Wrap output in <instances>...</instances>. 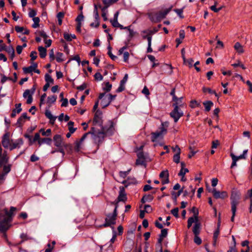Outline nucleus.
<instances>
[{
    "label": "nucleus",
    "instance_id": "obj_1",
    "mask_svg": "<svg viewBox=\"0 0 252 252\" xmlns=\"http://www.w3.org/2000/svg\"><path fill=\"white\" fill-rule=\"evenodd\" d=\"M106 132L107 131L105 127H103V126L101 127V130L96 129L95 127H92L91 131L85 133L80 139V141L76 143V150L79 151L80 149L81 148V143L84 140L88 134H92L93 135V138L95 140V141L100 142L103 140L106 135Z\"/></svg>",
    "mask_w": 252,
    "mask_h": 252
},
{
    "label": "nucleus",
    "instance_id": "obj_2",
    "mask_svg": "<svg viewBox=\"0 0 252 252\" xmlns=\"http://www.w3.org/2000/svg\"><path fill=\"white\" fill-rule=\"evenodd\" d=\"M172 7L166 9L163 11H159L157 13H151L149 14V17L152 22L158 23L164 18L167 14L170 12Z\"/></svg>",
    "mask_w": 252,
    "mask_h": 252
},
{
    "label": "nucleus",
    "instance_id": "obj_3",
    "mask_svg": "<svg viewBox=\"0 0 252 252\" xmlns=\"http://www.w3.org/2000/svg\"><path fill=\"white\" fill-rule=\"evenodd\" d=\"M167 123H162L161 127H159V130L152 133L151 140L153 142L156 141L158 139H161L167 132V129L165 126H167Z\"/></svg>",
    "mask_w": 252,
    "mask_h": 252
},
{
    "label": "nucleus",
    "instance_id": "obj_4",
    "mask_svg": "<svg viewBox=\"0 0 252 252\" xmlns=\"http://www.w3.org/2000/svg\"><path fill=\"white\" fill-rule=\"evenodd\" d=\"M117 216V206H115L112 214H108L105 219V223L102 225L103 227L111 226L116 223Z\"/></svg>",
    "mask_w": 252,
    "mask_h": 252
},
{
    "label": "nucleus",
    "instance_id": "obj_5",
    "mask_svg": "<svg viewBox=\"0 0 252 252\" xmlns=\"http://www.w3.org/2000/svg\"><path fill=\"white\" fill-rule=\"evenodd\" d=\"M178 104L173 103V106L174 109L170 112V115L172 117L175 122L177 123L179 119L183 116V112L182 111L179 109V107L177 105Z\"/></svg>",
    "mask_w": 252,
    "mask_h": 252
},
{
    "label": "nucleus",
    "instance_id": "obj_6",
    "mask_svg": "<svg viewBox=\"0 0 252 252\" xmlns=\"http://www.w3.org/2000/svg\"><path fill=\"white\" fill-rule=\"evenodd\" d=\"M10 221L11 219H8L0 214V231L3 232L7 230L10 226Z\"/></svg>",
    "mask_w": 252,
    "mask_h": 252
},
{
    "label": "nucleus",
    "instance_id": "obj_7",
    "mask_svg": "<svg viewBox=\"0 0 252 252\" xmlns=\"http://www.w3.org/2000/svg\"><path fill=\"white\" fill-rule=\"evenodd\" d=\"M240 198V193L239 191L237 190H233L232 191L230 199L231 208H233V210H235V208H237V206L239 204V200Z\"/></svg>",
    "mask_w": 252,
    "mask_h": 252
},
{
    "label": "nucleus",
    "instance_id": "obj_8",
    "mask_svg": "<svg viewBox=\"0 0 252 252\" xmlns=\"http://www.w3.org/2000/svg\"><path fill=\"white\" fill-rule=\"evenodd\" d=\"M13 140L10 139V133L6 131L2 137L1 144L5 148L9 149L11 146Z\"/></svg>",
    "mask_w": 252,
    "mask_h": 252
},
{
    "label": "nucleus",
    "instance_id": "obj_9",
    "mask_svg": "<svg viewBox=\"0 0 252 252\" xmlns=\"http://www.w3.org/2000/svg\"><path fill=\"white\" fill-rule=\"evenodd\" d=\"M53 141L55 146L59 148L67 147L69 145L63 141V137L59 134L54 135Z\"/></svg>",
    "mask_w": 252,
    "mask_h": 252
},
{
    "label": "nucleus",
    "instance_id": "obj_10",
    "mask_svg": "<svg viewBox=\"0 0 252 252\" xmlns=\"http://www.w3.org/2000/svg\"><path fill=\"white\" fill-rule=\"evenodd\" d=\"M16 210V208L14 207H11L10 211L8 212L7 209L4 208L1 210H0V214L3 216H5L8 219L12 220V217L14 215V212Z\"/></svg>",
    "mask_w": 252,
    "mask_h": 252
},
{
    "label": "nucleus",
    "instance_id": "obj_11",
    "mask_svg": "<svg viewBox=\"0 0 252 252\" xmlns=\"http://www.w3.org/2000/svg\"><path fill=\"white\" fill-rule=\"evenodd\" d=\"M211 192L216 199H224L228 196L227 193L225 191L220 192L216 189H213Z\"/></svg>",
    "mask_w": 252,
    "mask_h": 252
},
{
    "label": "nucleus",
    "instance_id": "obj_12",
    "mask_svg": "<svg viewBox=\"0 0 252 252\" xmlns=\"http://www.w3.org/2000/svg\"><path fill=\"white\" fill-rule=\"evenodd\" d=\"M99 99H101L100 104L102 108L106 107L110 103V99L107 97L105 93L100 94L99 95Z\"/></svg>",
    "mask_w": 252,
    "mask_h": 252
},
{
    "label": "nucleus",
    "instance_id": "obj_13",
    "mask_svg": "<svg viewBox=\"0 0 252 252\" xmlns=\"http://www.w3.org/2000/svg\"><path fill=\"white\" fill-rule=\"evenodd\" d=\"M127 199L126 193L124 187H120L119 196L117 198L116 203H118L120 201H126Z\"/></svg>",
    "mask_w": 252,
    "mask_h": 252
},
{
    "label": "nucleus",
    "instance_id": "obj_14",
    "mask_svg": "<svg viewBox=\"0 0 252 252\" xmlns=\"http://www.w3.org/2000/svg\"><path fill=\"white\" fill-rule=\"evenodd\" d=\"M11 168L10 165H4L3 168V172L0 174V185L2 184L4 180L6 175L10 171Z\"/></svg>",
    "mask_w": 252,
    "mask_h": 252
},
{
    "label": "nucleus",
    "instance_id": "obj_15",
    "mask_svg": "<svg viewBox=\"0 0 252 252\" xmlns=\"http://www.w3.org/2000/svg\"><path fill=\"white\" fill-rule=\"evenodd\" d=\"M159 177L162 179V184H168L169 181V173L167 170L162 171L159 174Z\"/></svg>",
    "mask_w": 252,
    "mask_h": 252
},
{
    "label": "nucleus",
    "instance_id": "obj_16",
    "mask_svg": "<svg viewBox=\"0 0 252 252\" xmlns=\"http://www.w3.org/2000/svg\"><path fill=\"white\" fill-rule=\"evenodd\" d=\"M93 124L94 126H99L100 127H102V120L101 115L98 114L97 112L95 113L94 116Z\"/></svg>",
    "mask_w": 252,
    "mask_h": 252
},
{
    "label": "nucleus",
    "instance_id": "obj_17",
    "mask_svg": "<svg viewBox=\"0 0 252 252\" xmlns=\"http://www.w3.org/2000/svg\"><path fill=\"white\" fill-rule=\"evenodd\" d=\"M24 143V141L22 138L17 139L15 142H13L11 146L10 147V150H13L16 148H19Z\"/></svg>",
    "mask_w": 252,
    "mask_h": 252
},
{
    "label": "nucleus",
    "instance_id": "obj_18",
    "mask_svg": "<svg viewBox=\"0 0 252 252\" xmlns=\"http://www.w3.org/2000/svg\"><path fill=\"white\" fill-rule=\"evenodd\" d=\"M143 33H147V34L146 35L143 36V39H147L148 40V45H151L152 43V35L153 34V31H142Z\"/></svg>",
    "mask_w": 252,
    "mask_h": 252
},
{
    "label": "nucleus",
    "instance_id": "obj_19",
    "mask_svg": "<svg viewBox=\"0 0 252 252\" xmlns=\"http://www.w3.org/2000/svg\"><path fill=\"white\" fill-rule=\"evenodd\" d=\"M30 118L27 116L26 113H24L22 114L21 117L18 119L17 124L19 126H21L25 122L26 119H29Z\"/></svg>",
    "mask_w": 252,
    "mask_h": 252
},
{
    "label": "nucleus",
    "instance_id": "obj_20",
    "mask_svg": "<svg viewBox=\"0 0 252 252\" xmlns=\"http://www.w3.org/2000/svg\"><path fill=\"white\" fill-rule=\"evenodd\" d=\"M32 93L30 90H27L23 94V97L24 98H27V103L28 104H31L32 101Z\"/></svg>",
    "mask_w": 252,
    "mask_h": 252
},
{
    "label": "nucleus",
    "instance_id": "obj_21",
    "mask_svg": "<svg viewBox=\"0 0 252 252\" xmlns=\"http://www.w3.org/2000/svg\"><path fill=\"white\" fill-rule=\"evenodd\" d=\"M37 63H34L32 65L30 66L23 67V70L25 74L32 73L34 70H35V68H37Z\"/></svg>",
    "mask_w": 252,
    "mask_h": 252
},
{
    "label": "nucleus",
    "instance_id": "obj_22",
    "mask_svg": "<svg viewBox=\"0 0 252 252\" xmlns=\"http://www.w3.org/2000/svg\"><path fill=\"white\" fill-rule=\"evenodd\" d=\"M196 222L193 227L192 231L194 235H198L200 232V224L198 222V219L196 218Z\"/></svg>",
    "mask_w": 252,
    "mask_h": 252
},
{
    "label": "nucleus",
    "instance_id": "obj_23",
    "mask_svg": "<svg viewBox=\"0 0 252 252\" xmlns=\"http://www.w3.org/2000/svg\"><path fill=\"white\" fill-rule=\"evenodd\" d=\"M138 158L136 161L137 165H143L145 163V158L143 153L139 152L137 154Z\"/></svg>",
    "mask_w": 252,
    "mask_h": 252
},
{
    "label": "nucleus",
    "instance_id": "obj_24",
    "mask_svg": "<svg viewBox=\"0 0 252 252\" xmlns=\"http://www.w3.org/2000/svg\"><path fill=\"white\" fill-rule=\"evenodd\" d=\"M15 106V109H14L12 110V113L11 114V117L13 118L16 116V114L20 113L22 111L21 103L16 104Z\"/></svg>",
    "mask_w": 252,
    "mask_h": 252
},
{
    "label": "nucleus",
    "instance_id": "obj_25",
    "mask_svg": "<svg viewBox=\"0 0 252 252\" xmlns=\"http://www.w3.org/2000/svg\"><path fill=\"white\" fill-rule=\"evenodd\" d=\"M247 153L248 150H245L243 152V154L239 156H236L232 153L230 154V156L232 158H234L236 160V161H238V160L241 159H245L246 158Z\"/></svg>",
    "mask_w": 252,
    "mask_h": 252
},
{
    "label": "nucleus",
    "instance_id": "obj_26",
    "mask_svg": "<svg viewBox=\"0 0 252 252\" xmlns=\"http://www.w3.org/2000/svg\"><path fill=\"white\" fill-rule=\"evenodd\" d=\"M5 51L10 55L11 59L13 60L15 57V51L13 47L11 45L7 46L5 48Z\"/></svg>",
    "mask_w": 252,
    "mask_h": 252
},
{
    "label": "nucleus",
    "instance_id": "obj_27",
    "mask_svg": "<svg viewBox=\"0 0 252 252\" xmlns=\"http://www.w3.org/2000/svg\"><path fill=\"white\" fill-rule=\"evenodd\" d=\"M234 48L236 52L239 54H241L244 52L242 45L238 42L235 44Z\"/></svg>",
    "mask_w": 252,
    "mask_h": 252
},
{
    "label": "nucleus",
    "instance_id": "obj_28",
    "mask_svg": "<svg viewBox=\"0 0 252 252\" xmlns=\"http://www.w3.org/2000/svg\"><path fill=\"white\" fill-rule=\"evenodd\" d=\"M203 104L205 107V110L207 112L210 111L214 105L213 102L210 100L204 101Z\"/></svg>",
    "mask_w": 252,
    "mask_h": 252
},
{
    "label": "nucleus",
    "instance_id": "obj_29",
    "mask_svg": "<svg viewBox=\"0 0 252 252\" xmlns=\"http://www.w3.org/2000/svg\"><path fill=\"white\" fill-rule=\"evenodd\" d=\"M45 116L50 120L52 124H54L56 119V117L52 115L51 112L49 110H46L45 112Z\"/></svg>",
    "mask_w": 252,
    "mask_h": 252
},
{
    "label": "nucleus",
    "instance_id": "obj_30",
    "mask_svg": "<svg viewBox=\"0 0 252 252\" xmlns=\"http://www.w3.org/2000/svg\"><path fill=\"white\" fill-rule=\"evenodd\" d=\"M167 235V229H162L161 230V234H160L159 238L158 239V242L159 245H161V242L163 238L165 237Z\"/></svg>",
    "mask_w": 252,
    "mask_h": 252
},
{
    "label": "nucleus",
    "instance_id": "obj_31",
    "mask_svg": "<svg viewBox=\"0 0 252 252\" xmlns=\"http://www.w3.org/2000/svg\"><path fill=\"white\" fill-rule=\"evenodd\" d=\"M119 0H102L103 3L104 4V9H107L111 5L116 2Z\"/></svg>",
    "mask_w": 252,
    "mask_h": 252
},
{
    "label": "nucleus",
    "instance_id": "obj_32",
    "mask_svg": "<svg viewBox=\"0 0 252 252\" xmlns=\"http://www.w3.org/2000/svg\"><path fill=\"white\" fill-rule=\"evenodd\" d=\"M39 56L41 58H44L47 55V50L45 47L39 46L38 48Z\"/></svg>",
    "mask_w": 252,
    "mask_h": 252
},
{
    "label": "nucleus",
    "instance_id": "obj_33",
    "mask_svg": "<svg viewBox=\"0 0 252 252\" xmlns=\"http://www.w3.org/2000/svg\"><path fill=\"white\" fill-rule=\"evenodd\" d=\"M204 93H208L210 94H214L218 98L219 97V94L216 92L215 90H212L210 88L203 87L202 89Z\"/></svg>",
    "mask_w": 252,
    "mask_h": 252
},
{
    "label": "nucleus",
    "instance_id": "obj_34",
    "mask_svg": "<svg viewBox=\"0 0 252 252\" xmlns=\"http://www.w3.org/2000/svg\"><path fill=\"white\" fill-rule=\"evenodd\" d=\"M220 224H218V228L217 230L214 232L213 234V240H214V245H216L217 239L218 238V236L220 234Z\"/></svg>",
    "mask_w": 252,
    "mask_h": 252
},
{
    "label": "nucleus",
    "instance_id": "obj_35",
    "mask_svg": "<svg viewBox=\"0 0 252 252\" xmlns=\"http://www.w3.org/2000/svg\"><path fill=\"white\" fill-rule=\"evenodd\" d=\"M52 140L50 138H44L40 139L38 141V144L39 145H41L44 143H46L48 145H50L51 143Z\"/></svg>",
    "mask_w": 252,
    "mask_h": 252
},
{
    "label": "nucleus",
    "instance_id": "obj_36",
    "mask_svg": "<svg viewBox=\"0 0 252 252\" xmlns=\"http://www.w3.org/2000/svg\"><path fill=\"white\" fill-rule=\"evenodd\" d=\"M126 80H122L120 82V85L119 88L116 90V92L118 93L121 92L123 91L125 89V84L126 83Z\"/></svg>",
    "mask_w": 252,
    "mask_h": 252
},
{
    "label": "nucleus",
    "instance_id": "obj_37",
    "mask_svg": "<svg viewBox=\"0 0 252 252\" xmlns=\"http://www.w3.org/2000/svg\"><path fill=\"white\" fill-rule=\"evenodd\" d=\"M112 85L109 82H105L102 84V89L106 92H109L111 90Z\"/></svg>",
    "mask_w": 252,
    "mask_h": 252
},
{
    "label": "nucleus",
    "instance_id": "obj_38",
    "mask_svg": "<svg viewBox=\"0 0 252 252\" xmlns=\"http://www.w3.org/2000/svg\"><path fill=\"white\" fill-rule=\"evenodd\" d=\"M184 61V63L186 65L189 66V67H191L193 66V63L194 61L192 58H189V59H187L185 58V61Z\"/></svg>",
    "mask_w": 252,
    "mask_h": 252
},
{
    "label": "nucleus",
    "instance_id": "obj_39",
    "mask_svg": "<svg viewBox=\"0 0 252 252\" xmlns=\"http://www.w3.org/2000/svg\"><path fill=\"white\" fill-rule=\"evenodd\" d=\"M34 23L32 25L33 28H37L39 26L40 19L39 17H35L32 19Z\"/></svg>",
    "mask_w": 252,
    "mask_h": 252
},
{
    "label": "nucleus",
    "instance_id": "obj_40",
    "mask_svg": "<svg viewBox=\"0 0 252 252\" xmlns=\"http://www.w3.org/2000/svg\"><path fill=\"white\" fill-rule=\"evenodd\" d=\"M170 95L172 96V101H174V103H176L179 100V97H177L175 95V89H172L171 92H170Z\"/></svg>",
    "mask_w": 252,
    "mask_h": 252
},
{
    "label": "nucleus",
    "instance_id": "obj_41",
    "mask_svg": "<svg viewBox=\"0 0 252 252\" xmlns=\"http://www.w3.org/2000/svg\"><path fill=\"white\" fill-rule=\"evenodd\" d=\"M73 125H74V122H73L72 121L69 122L67 124V125L68 126V130H69V132H70V133H73L76 129V128H74L73 127Z\"/></svg>",
    "mask_w": 252,
    "mask_h": 252
},
{
    "label": "nucleus",
    "instance_id": "obj_42",
    "mask_svg": "<svg viewBox=\"0 0 252 252\" xmlns=\"http://www.w3.org/2000/svg\"><path fill=\"white\" fill-rule=\"evenodd\" d=\"M56 99H57V97L55 95H52L51 96H49L47 98V103L49 105H51V104H52V103H53L54 102H55L56 101Z\"/></svg>",
    "mask_w": 252,
    "mask_h": 252
},
{
    "label": "nucleus",
    "instance_id": "obj_43",
    "mask_svg": "<svg viewBox=\"0 0 252 252\" xmlns=\"http://www.w3.org/2000/svg\"><path fill=\"white\" fill-rule=\"evenodd\" d=\"M99 8H101V11H102V17L103 18V19L104 21H106L108 19L106 15V10L107 9H104V7H101V5H99Z\"/></svg>",
    "mask_w": 252,
    "mask_h": 252
},
{
    "label": "nucleus",
    "instance_id": "obj_44",
    "mask_svg": "<svg viewBox=\"0 0 252 252\" xmlns=\"http://www.w3.org/2000/svg\"><path fill=\"white\" fill-rule=\"evenodd\" d=\"M183 9H184V7L182 8H181V9H174L173 10L174 11H175L177 14V15L182 19L184 18V16H183Z\"/></svg>",
    "mask_w": 252,
    "mask_h": 252
},
{
    "label": "nucleus",
    "instance_id": "obj_45",
    "mask_svg": "<svg viewBox=\"0 0 252 252\" xmlns=\"http://www.w3.org/2000/svg\"><path fill=\"white\" fill-rule=\"evenodd\" d=\"M196 218L197 219V217L195 216L194 218L193 217H190L188 219V228H189L192 225V224L193 222H196V219H195Z\"/></svg>",
    "mask_w": 252,
    "mask_h": 252
},
{
    "label": "nucleus",
    "instance_id": "obj_46",
    "mask_svg": "<svg viewBox=\"0 0 252 252\" xmlns=\"http://www.w3.org/2000/svg\"><path fill=\"white\" fill-rule=\"evenodd\" d=\"M63 54L61 52L57 53L56 57V60L57 62L61 63L63 61Z\"/></svg>",
    "mask_w": 252,
    "mask_h": 252
},
{
    "label": "nucleus",
    "instance_id": "obj_47",
    "mask_svg": "<svg viewBox=\"0 0 252 252\" xmlns=\"http://www.w3.org/2000/svg\"><path fill=\"white\" fill-rule=\"evenodd\" d=\"M200 106V103L198 102L195 100H192L190 101V107L192 108H194L196 107Z\"/></svg>",
    "mask_w": 252,
    "mask_h": 252
},
{
    "label": "nucleus",
    "instance_id": "obj_48",
    "mask_svg": "<svg viewBox=\"0 0 252 252\" xmlns=\"http://www.w3.org/2000/svg\"><path fill=\"white\" fill-rule=\"evenodd\" d=\"M94 16L95 19V22L96 23L95 26V28H97L99 26V16L98 12H96L95 14H94Z\"/></svg>",
    "mask_w": 252,
    "mask_h": 252
},
{
    "label": "nucleus",
    "instance_id": "obj_49",
    "mask_svg": "<svg viewBox=\"0 0 252 252\" xmlns=\"http://www.w3.org/2000/svg\"><path fill=\"white\" fill-rule=\"evenodd\" d=\"M189 172V170L187 168H182L178 175L180 176L184 177L185 175Z\"/></svg>",
    "mask_w": 252,
    "mask_h": 252
},
{
    "label": "nucleus",
    "instance_id": "obj_50",
    "mask_svg": "<svg viewBox=\"0 0 252 252\" xmlns=\"http://www.w3.org/2000/svg\"><path fill=\"white\" fill-rule=\"evenodd\" d=\"M178 212H179V209L178 208H175L173 209H172L171 211V212L172 213V214L176 218H178L179 217V214H178Z\"/></svg>",
    "mask_w": 252,
    "mask_h": 252
},
{
    "label": "nucleus",
    "instance_id": "obj_51",
    "mask_svg": "<svg viewBox=\"0 0 252 252\" xmlns=\"http://www.w3.org/2000/svg\"><path fill=\"white\" fill-rule=\"evenodd\" d=\"M180 154H175L173 156V161L176 163H178L180 162Z\"/></svg>",
    "mask_w": 252,
    "mask_h": 252
},
{
    "label": "nucleus",
    "instance_id": "obj_52",
    "mask_svg": "<svg viewBox=\"0 0 252 252\" xmlns=\"http://www.w3.org/2000/svg\"><path fill=\"white\" fill-rule=\"evenodd\" d=\"M53 80H46L47 83L44 86L43 88V90L45 92V91H46L47 90V89H48V88L49 87L50 83H52L53 82Z\"/></svg>",
    "mask_w": 252,
    "mask_h": 252
},
{
    "label": "nucleus",
    "instance_id": "obj_53",
    "mask_svg": "<svg viewBox=\"0 0 252 252\" xmlns=\"http://www.w3.org/2000/svg\"><path fill=\"white\" fill-rule=\"evenodd\" d=\"M129 54L128 52H125L123 54V60L126 63L128 62Z\"/></svg>",
    "mask_w": 252,
    "mask_h": 252
},
{
    "label": "nucleus",
    "instance_id": "obj_54",
    "mask_svg": "<svg viewBox=\"0 0 252 252\" xmlns=\"http://www.w3.org/2000/svg\"><path fill=\"white\" fill-rule=\"evenodd\" d=\"M30 57L32 61L35 60L37 58V52L35 51H32L30 53Z\"/></svg>",
    "mask_w": 252,
    "mask_h": 252
},
{
    "label": "nucleus",
    "instance_id": "obj_55",
    "mask_svg": "<svg viewBox=\"0 0 252 252\" xmlns=\"http://www.w3.org/2000/svg\"><path fill=\"white\" fill-rule=\"evenodd\" d=\"M129 171L130 170H128L126 171H120L119 173L120 176L121 177L125 178L129 174Z\"/></svg>",
    "mask_w": 252,
    "mask_h": 252
},
{
    "label": "nucleus",
    "instance_id": "obj_56",
    "mask_svg": "<svg viewBox=\"0 0 252 252\" xmlns=\"http://www.w3.org/2000/svg\"><path fill=\"white\" fill-rule=\"evenodd\" d=\"M36 15V11L35 10L32 9L30 10L29 13V16L31 18H35V15Z\"/></svg>",
    "mask_w": 252,
    "mask_h": 252
},
{
    "label": "nucleus",
    "instance_id": "obj_57",
    "mask_svg": "<svg viewBox=\"0 0 252 252\" xmlns=\"http://www.w3.org/2000/svg\"><path fill=\"white\" fill-rule=\"evenodd\" d=\"M217 1H215V4L213 5H212L211 7H210V9L211 10L213 11L214 12H218L219 11H220V9H218L217 7H216V5H217Z\"/></svg>",
    "mask_w": 252,
    "mask_h": 252
},
{
    "label": "nucleus",
    "instance_id": "obj_58",
    "mask_svg": "<svg viewBox=\"0 0 252 252\" xmlns=\"http://www.w3.org/2000/svg\"><path fill=\"white\" fill-rule=\"evenodd\" d=\"M194 241L197 245L201 244L202 242V240L200 238L198 237V235H195Z\"/></svg>",
    "mask_w": 252,
    "mask_h": 252
},
{
    "label": "nucleus",
    "instance_id": "obj_59",
    "mask_svg": "<svg viewBox=\"0 0 252 252\" xmlns=\"http://www.w3.org/2000/svg\"><path fill=\"white\" fill-rule=\"evenodd\" d=\"M61 42L63 44L64 51L67 53L69 52V49L67 44L65 43L63 39H61Z\"/></svg>",
    "mask_w": 252,
    "mask_h": 252
},
{
    "label": "nucleus",
    "instance_id": "obj_60",
    "mask_svg": "<svg viewBox=\"0 0 252 252\" xmlns=\"http://www.w3.org/2000/svg\"><path fill=\"white\" fill-rule=\"evenodd\" d=\"M38 34L40 36L42 37L45 40H46V39L48 37V35H47L46 32L43 31H39L38 32Z\"/></svg>",
    "mask_w": 252,
    "mask_h": 252
},
{
    "label": "nucleus",
    "instance_id": "obj_61",
    "mask_svg": "<svg viewBox=\"0 0 252 252\" xmlns=\"http://www.w3.org/2000/svg\"><path fill=\"white\" fill-rule=\"evenodd\" d=\"M172 149L173 150V151L176 153V154L181 153V149L178 145H176L175 147H173Z\"/></svg>",
    "mask_w": 252,
    "mask_h": 252
},
{
    "label": "nucleus",
    "instance_id": "obj_62",
    "mask_svg": "<svg viewBox=\"0 0 252 252\" xmlns=\"http://www.w3.org/2000/svg\"><path fill=\"white\" fill-rule=\"evenodd\" d=\"M84 19V16L83 15L82 12H81L76 18V21L81 22L82 21H83Z\"/></svg>",
    "mask_w": 252,
    "mask_h": 252
},
{
    "label": "nucleus",
    "instance_id": "obj_63",
    "mask_svg": "<svg viewBox=\"0 0 252 252\" xmlns=\"http://www.w3.org/2000/svg\"><path fill=\"white\" fill-rule=\"evenodd\" d=\"M129 35H128V38L129 40H130L135 34L136 32H134L131 29H129Z\"/></svg>",
    "mask_w": 252,
    "mask_h": 252
},
{
    "label": "nucleus",
    "instance_id": "obj_64",
    "mask_svg": "<svg viewBox=\"0 0 252 252\" xmlns=\"http://www.w3.org/2000/svg\"><path fill=\"white\" fill-rule=\"evenodd\" d=\"M63 37L66 40L68 41H71L72 40L71 35L67 33H64L63 34Z\"/></svg>",
    "mask_w": 252,
    "mask_h": 252
}]
</instances>
